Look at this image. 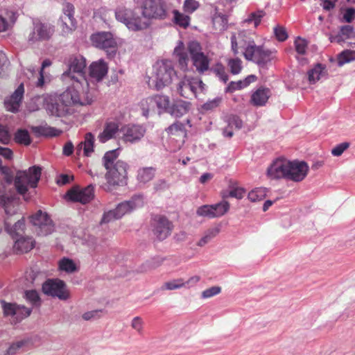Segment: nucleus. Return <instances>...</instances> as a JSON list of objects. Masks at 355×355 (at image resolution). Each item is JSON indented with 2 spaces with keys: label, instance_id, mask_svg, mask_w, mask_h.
<instances>
[{
  "label": "nucleus",
  "instance_id": "31",
  "mask_svg": "<svg viewBox=\"0 0 355 355\" xmlns=\"http://www.w3.org/2000/svg\"><path fill=\"white\" fill-rule=\"evenodd\" d=\"M354 35V28L350 25H345L340 27V32L336 35H330L331 42L341 44L346 40L349 39Z\"/></svg>",
  "mask_w": 355,
  "mask_h": 355
},
{
  "label": "nucleus",
  "instance_id": "36",
  "mask_svg": "<svg viewBox=\"0 0 355 355\" xmlns=\"http://www.w3.org/2000/svg\"><path fill=\"white\" fill-rule=\"evenodd\" d=\"M136 204L134 200L124 201L119 203L115 208L116 215L119 218H121L125 214L131 212L136 208Z\"/></svg>",
  "mask_w": 355,
  "mask_h": 355
},
{
  "label": "nucleus",
  "instance_id": "7",
  "mask_svg": "<svg viewBox=\"0 0 355 355\" xmlns=\"http://www.w3.org/2000/svg\"><path fill=\"white\" fill-rule=\"evenodd\" d=\"M173 64L170 60L157 62L154 66L152 81L157 90L168 86L175 75Z\"/></svg>",
  "mask_w": 355,
  "mask_h": 355
},
{
  "label": "nucleus",
  "instance_id": "59",
  "mask_svg": "<svg viewBox=\"0 0 355 355\" xmlns=\"http://www.w3.org/2000/svg\"><path fill=\"white\" fill-rule=\"evenodd\" d=\"M349 147V144L348 142H343L341 143L337 146H336L332 150H331V154L334 156H340L343 152L347 150Z\"/></svg>",
  "mask_w": 355,
  "mask_h": 355
},
{
  "label": "nucleus",
  "instance_id": "55",
  "mask_svg": "<svg viewBox=\"0 0 355 355\" xmlns=\"http://www.w3.org/2000/svg\"><path fill=\"white\" fill-rule=\"evenodd\" d=\"M52 64L51 61L49 59H46L42 62L41 69L40 71V77L38 78L37 82L36 83L37 87H42L44 85V69L51 66Z\"/></svg>",
  "mask_w": 355,
  "mask_h": 355
},
{
  "label": "nucleus",
  "instance_id": "22",
  "mask_svg": "<svg viewBox=\"0 0 355 355\" xmlns=\"http://www.w3.org/2000/svg\"><path fill=\"white\" fill-rule=\"evenodd\" d=\"M123 138L125 141L134 142L144 137L145 129L140 125H128L121 129Z\"/></svg>",
  "mask_w": 355,
  "mask_h": 355
},
{
  "label": "nucleus",
  "instance_id": "61",
  "mask_svg": "<svg viewBox=\"0 0 355 355\" xmlns=\"http://www.w3.org/2000/svg\"><path fill=\"white\" fill-rule=\"evenodd\" d=\"M216 74L219 78L224 83H226L228 80V76L225 72V68L222 64H216L214 69Z\"/></svg>",
  "mask_w": 355,
  "mask_h": 355
},
{
  "label": "nucleus",
  "instance_id": "25",
  "mask_svg": "<svg viewBox=\"0 0 355 355\" xmlns=\"http://www.w3.org/2000/svg\"><path fill=\"white\" fill-rule=\"evenodd\" d=\"M37 110L58 111V104L56 100L51 96H38L35 100Z\"/></svg>",
  "mask_w": 355,
  "mask_h": 355
},
{
  "label": "nucleus",
  "instance_id": "18",
  "mask_svg": "<svg viewBox=\"0 0 355 355\" xmlns=\"http://www.w3.org/2000/svg\"><path fill=\"white\" fill-rule=\"evenodd\" d=\"M89 92V87L87 90L83 91L82 88H76L74 82L72 86L67 88L60 96V100L66 106L72 105H84L85 103L80 101V94H87Z\"/></svg>",
  "mask_w": 355,
  "mask_h": 355
},
{
  "label": "nucleus",
  "instance_id": "49",
  "mask_svg": "<svg viewBox=\"0 0 355 355\" xmlns=\"http://www.w3.org/2000/svg\"><path fill=\"white\" fill-rule=\"evenodd\" d=\"M228 67H230L232 73L238 74L241 72L243 68L242 61L238 58L230 59L228 61Z\"/></svg>",
  "mask_w": 355,
  "mask_h": 355
},
{
  "label": "nucleus",
  "instance_id": "3",
  "mask_svg": "<svg viewBox=\"0 0 355 355\" xmlns=\"http://www.w3.org/2000/svg\"><path fill=\"white\" fill-rule=\"evenodd\" d=\"M116 150L107 152L102 160L103 165L107 172L105 175L106 182L101 187L106 191H112L117 187L123 186L127 183L128 164L117 159Z\"/></svg>",
  "mask_w": 355,
  "mask_h": 355
},
{
  "label": "nucleus",
  "instance_id": "23",
  "mask_svg": "<svg viewBox=\"0 0 355 355\" xmlns=\"http://www.w3.org/2000/svg\"><path fill=\"white\" fill-rule=\"evenodd\" d=\"M64 14L61 17L62 31L67 33L76 28V20L73 18L74 8L72 4L67 3L63 8Z\"/></svg>",
  "mask_w": 355,
  "mask_h": 355
},
{
  "label": "nucleus",
  "instance_id": "63",
  "mask_svg": "<svg viewBox=\"0 0 355 355\" xmlns=\"http://www.w3.org/2000/svg\"><path fill=\"white\" fill-rule=\"evenodd\" d=\"M24 345V341H18L12 343L6 350V355H15Z\"/></svg>",
  "mask_w": 355,
  "mask_h": 355
},
{
  "label": "nucleus",
  "instance_id": "8",
  "mask_svg": "<svg viewBox=\"0 0 355 355\" xmlns=\"http://www.w3.org/2000/svg\"><path fill=\"white\" fill-rule=\"evenodd\" d=\"M205 85L202 81L197 78H193L187 75L179 79L176 85L178 93L182 96L190 98L196 96L199 92H202Z\"/></svg>",
  "mask_w": 355,
  "mask_h": 355
},
{
  "label": "nucleus",
  "instance_id": "41",
  "mask_svg": "<svg viewBox=\"0 0 355 355\" xmlns=\"http://www.w3.org/2000/svg\"><path fill=\"white\" fill-rule=\"evenodd\" d=\"M59 269L68 273H73L77 270V267L72 259L64 257L59 261Z\"/></svg>",
  "mask_w": 355,
  "mask_h": 355
},
{
  "label": "nucleus",
  "instance_id": "15",
  "mask_svg": "<svg viewBox=\"0 0 355 355\" xmlns=\"http://www.w3.org/2000/svg\"><path fill=\"white\" fill-rule=\"evenodd\" d=\"M91 40L94 46L97 48L110 51L114 53L116 48V42L113 35L110 32H101L94 34L91 37Z\"/></svg>",
  "mask_w": 355,
  "mask_h": 355
},
{
  "label": "nucleus",
  "instance_id": "60",
  "mask_svg": "<svg viewBox=\"0 0 355 355\" xmlns=\"http://www.w3.org/2000/svg\"><path fill=\"white\" fill-rule=\"evenodd\" d=\"M10 136L7 128L0 123V143L8 144L10 141Z\"/></svg>",
  "mask_w": 355,
  "mask_h": 355
},
{
  "label": "nucleus",
  "instance_id": "32",
  "mask_svg": "<svg viewBox=\"0 0 355 355\" xmlns=\"http://www.w3.org/2000/svg\"><path fill=\"white\" fill-rule=\"evenodd\" d=\"M24 227L25 223L23 218L18 219L13 225H11L8 220L5 221V228L13 239L22 236Z\"/></svg>",
  "mask_w": 355,
  "mask_h": 355
},
{
  "label": "nucleus",
  "instance_id": "44",
  "mask_svg": "<svg viewBox=\"0 0 355 355\" xmlns=\"http://www.w3.org/2000/svg\"><path fill=\"white\" fill-rule=\"evenodd\" d=\"M266 192L263 188H256L249 192L248 198L253 202L262 200L265 198Z\"/></svg>",
  "mask_w": 355,
  "mask_h": 355
},
{
  "label": "nucleus",
  "instance_id": "40",
  "mask_svg": "<svg viewBox=\"0 0 355 355\" xmlns=\"http://www.w3.org/2000/svg\"><path fill=\"white\" fill-rule=\"evenodd\" d=\"M14 140L16 143L24 146H29L31 144V139L26 130L19 129L15 134Z\"/></svg>",
  "mask_w": 355,
  "mask_h": 355
},
{
  "label": "nucleus",
  "instance_id": "39",
  "mask_svg": "<svg viewBox=\"0 0 355 355\" xmlns=\"http://www.w3.org/2000/svg\"><path fill=\"white\" fill-rule=\"evenodd\" d=\"M214 218H219L225 215L230 209V205L226 200H223L218 203L211 205Z\"/></svg>",
  "mask_w": 355,
  "mask_h": 355
},
{
  "label": "nucleus",
  "instance_id": "21",
  "mask_svg": "<svg viewBox=\"0 0 355 355\" xmlns=\"http://www.w3.org/2000/svg\"><path fill=\"white\" fill-rule=\"evenodd\" d=\"M24 94V84L21 83L13 94L5 99L4 105L7 111H18L22 103Z\"/></svg>",
  "mask_w": 355,
  "mask_h": 355
},
{
  "label": "nucleus",
  "instance_id": "50",
  "mask_svg": "<svg viewBox=\"0 0 355 355\" xmlns=\"http://www.w3.org/2000/svg\"><path fill=\"white\" fill-rule=\"evenodd\" d=\"M190 103L186 101L178 100L171 102L170 111H187L190 109Z\"/></svg>",
  "mask_w": 355,
  "mask_h": 355
},
{
  "label": "nucleus",
  "instance_id": "57",
  "mask_svg": "<svg viewBox=\"0 0 355 355\" xmlns=\"http://www.w3.org/2000/svg\"><path fill=\"white\" fill-rule=\"evenodd\" d=\"M245 193V191L243 188L239 187H233L230 190L228 196L235 198L236 199H241L243 198Z\"/></svg>",
  "mask_w": 355,
  "mask_h": 355
},
{
  "label": "nucleus",
  "instance_id": "47",
  "mask_svg": "<svg viewBox=\"0 0 355 355\" xmlns=\"http://www.w3.org/2000/svg\"><path fill=\"white\" fill-rule=\"evenodd\" d=\"M174 20L175 22L183 28H186L189 26L190 21V17L188 15H185L180 13L179 11L173 10Z\"/></svg>",
  "mask_w": 355,
  "mask_h": 355
},
{
  "label": "nucleus",
  "instance_id": "45",
  "mask_svg": "<svg viewBox=\"0 0 355 355\" xmlns=\"http://www.w3.org/2000/svg\"><path fill=\"white\" fill-rule=\"evenodd\" d=\"M264 15L265 12L263 10H257L250 13L243 22L247 24L253 23L254 27H257Z\"/></svg>",
  "mask_w": 355,
  "mask_h": 355
},
{
  "label": "nucleus",
  "instance_id": "35",
  "mask_svg": "<svg viewBox=\"0 0 355 355\" xmlns=\"http://www.w3.org/2000/svg\"><path fill=\"white\" fill-rule=\"evenodd\" d=\"M325 68L320 64H318L308 72V79L311 84H315L320 78L325 76Z\"/></svg>",
  "mask_w": 355,
  "mask_h": 355
},
{
  "label": "nucleus",
  "instance_id": "13",
  "mask_svg": "<svg viewBox=\"0 0 355 355\" xmlns=\"http://www.w3.org/2000/svg\"><path fill=\"white\" fill-rule=\"evenodd\" d=\"M153 233L159 241L166 239L171 234L173 225L164 216H155L153 220Z\"/></svg>",
  "mask_w": 355,
  "mask_h": 355
},
{
  "label": "nucleus",
  "instance_id": "2",
  "mask_svg": "<svg viewBox=\"0 0 355 355\" xmlns=\"http://www.w3.org/2000/svg\"><path fill=\"white\" fill-rule=\"evenodd\" d=\"M253 33L245 31L233 33L230 38L232 50L234 55H237L239 50L242 49L247 60L253 62L259 67H264L273 59L274 52L263 45H257Z\"/></svg>",
  "mask_w": 355,
  "mask_h": 355
},
{
  "label": "nucleus",
  "instance_id": "34",
  "mask_svg": "<svg viewBox=\"0 0 355 355\" xmlns=\"http://www.w3.org/2000/svg\"><path fill=\"white\" fill-rule=\"evenodd\" d=\"M156 169L153 167L141 168L137 171V179L140 183H146L152 180L155 175Z\"/></svg>",
  "mask_w": 355,
  "mask_h": 355
},
{
  "label": "nucleus",
  "instance_id": "20",
  "mask_svg": "<svg viewBox=\"0 0 355 355\" xmlns=\"http://www.w3.org/2000/svg\"><path fill=\"white\" fill-rule=\"evenodd\" d=\"M166 131L168 135L171 142H175L178 148L185 142L187 131L182 123L175 122L170 125Z\"/></svg>",
  "mask_w": 355,
  "mask_h": 355
},
{
  "label": "nucleus",
  "instance_id": "58",
  "mask_svg": "<svg viewBox=\"0 0 355 355\" xmlns=\"http://www.w3.org/2000/svg\"><path fill=\"white\" fill-rule=\"evenodd\" d=\"M119 219L116 215V211L114 209L110 210L107 212H105L101 219V223H108L114 220Z\"/></svg>",
  "mask_w": 355,
  "mask_h": 355
},
{
  "label": "nucleus",
  "instance_id": "51",
  "mask_svg": "<svg viewBox=\"0 0 355 355\" xmlns=\"http://www.w3.org/2000/svg\"><path fill=\"white\" fill-rule=\"evenodd\" d=\"M26 297L28 301L33 305L40 304V298L37 291L35 290L26 291L25 292Z\"/></svg>",
  "mask_w": 355,
  "mask_h": 355
},
{
  "label": "nucleus",
  "instance_id": "6",
  "mask_svg": "<svg viewBox=\"0 0 355 355\" xmlns=\"http://www.w3.org/2000/svg\"><path fill=\"white\" fill-rule=\"evenodd\" d=\"M85 67L86 60L83 56H73L69 60V69L63 73V76L70 78L74 82L76 88L87 90L89 84L84 76Z\"/></svg>",
  "mask_w": 355,
  "mask_h": 355
},
{
  "label": "nucleus",
  "instance_id": "26",
  "mask_svg": "<svg viewBox=\"0 0 355 355\" xmlns=\"http://www.w3.org/2000/svg\"><path fill=\"white\" fill-rule=\"evenodd\" d=\"M31 130L32 132L35 135V136L37 137H58L62 133V131L61 130L57 129L53 127H51L47 124L32 126L31 128Z\"/></svg>",
  "mask_w": 355,
  "mask_h": 355
},
{
  "label": "nucleus",
  "instance_id": "11",
  "mask_svg": "<svg viewBox=\"0 0 355 355\" xmlns=\"http://www.w3.org/2000/svg\"><path fill=\"white\" fill-rule=\"evenodd\" d=\"M42 291L47 295L56 297L61 300L69 297L66 284L60 279H48L42 284Z\"/></svg>",
  "mask_w": 355,
  "mask_h": 355
},
{
  "label": "nucleus",
  "instance_id": "16",
  "mask_svg": "<svg viewBox=\"0 0 355 355\" xmlns=\"http://www.w3.org/2000/svg\"><path fill=\"white\" fill-rule=\"evenodd\" d=\"M1 304L4 316H15L17 321H21L28 317L32 312L31 308L17 305L15 303L6 302L5 300H1Z\"/></svg>",
  "mask_w": 355,
  "mask_h": 355
},
{
  "label": "nucleus",
  "instance_id": "37",
  "mask_svg": "<svg viewBox=\"0 0 355 355\" xmlns=\"http://www.w3.org/2000/svg\"><path fill=\"white\" fill-rule=\"evenodd\" d=\"M220 231V229L218 227L208 229L205 232L203 236L198 241L197 245L200 247L205 245L215 238L219 234Z\"/></svg>",
  "mask_w": 355,
  "mask_h": 355
},
{
  "label": "nucleus",
  "instance_id": "48",
  "mask_svg": "<svg viewBox=\"0 0 355 355\" xmlns=\"http://www.w3.org/2000/svg\"><path fill=\"white\" fill-rule=\"evenodd\" d=\"M212 211L211 205H205L197 209L196 214L198 216L214 218V212Z\"/></svg>",
  "mask_w": 355,
  "mask_h": 355
},
{
  "label": "nucleus",
  "instance_id": "19",
  "mask_svg": "<svg viewBox=\"0 0 355 355\" xmlns=\"http://www.w3.org/2000/svg\"><path fill=\"white\" fill-rule=\"evenodd\" d=\"M288 160L277 159L267 169V176L272 180L286 179Z\"/></svg>",
  "mask_w": 355,
  "mask_h": 355
},
{
  "label": "nucleus",
  "instance_id": "9",
  "mask_svg": "<svg viewBox=\"0 0 355 355\" xmlns=\"http://www.w3.org/2000/svg\"><path fill=\"white\" fill-rule=\"evenodd\" d=\"M55 32L54 26L47 22L34 21L27 40L29 44H34L40 42L49 40Z\"/></svg>",
  "mask_w": 355,
  "mask_h": 355
},
{
  "label": "nucleus",
  "instance_id": "5",
  "mask_svg": "<svg viewBox=\"0 0 355 355\" xmlns=\"http://www.w3.org/2000/svg\"><path fill=\"white\" fill-rule=\"evenodd\" d=\"M42 168L33 166L28 170L18 171L14 179V185L18 193L25 196L28 188H36L40 180Z\"/></svg>",
  "mask_w": 355,
  "mask_h": 355
},
{
  "label": "nucleus",
  "instance_id": "24",
  "mask_svg": "<svg viewBox=\"0 0 355 355\" xmlns=\"http://www.w3.org/2000/svg\"><path fill=\"white\" fill-rule=\"evenodd\" d=\"M108 67L103 60L93 62L89 66V76L96 81L101 80L107 74Z\"/></svg>",
  "mask_w": 355,
  "mask_h": 355
},
{
  "label": "nucleus",
  "instance_id": "46",
  "mask_svg": "<svg viewBox=\"0 0 355 355\" xmlns=\"http://www.w3.org/2000/svg\"><path fill=\"white\" fill-rule=\"evenodd\" d=\"M355 60V51L345 50L338 55V62L340 66Z\"/></svg>",
  "mask_w": 355,
  "mask_h": 355
},
{
  "label": "nucleus",
  "instance_id": "10",
  "mask_svg": "<svg viewBox=\"0 0 355 355\" xmlns=\"http://www.w3.org/2000/svg\"><path fill=\"white\" fill-rule=\"evenodd\" d=\"M140 107L143 111H170L171 101L168 96L157 94L142 100Z\"/></svg>",
  "mask_w": 355,
  "mask_h": 355
},
{
  "label": "nucleus",
  "instance_id": "1",
  "mask_svg": "<svg viewBox=\"0 0 355 355\" xmlns=\"http://www.w3.org/2000/svg\"><path fill=\"white\" fill-rule=\"evenodd\" d=\"M142 16L125 7H119L115 11L116 19L133 31L147 28L150 19H164L166 16L165 6L160 0H144L141 6Z\"/></svg>",
  "mask_w": 355,
  "mask_h": 355
},
{
  "label": "nucleus",
  "instance_id": "4",
  "mask_svg": "<svg viewBox=\"0 0 355 355\" xmlns=\"http://www.w3.org/2000/svg\"><path fill=\"white\" fill-rule=\"evenodd\" d=\"M187 51H189L193 64L199 73H203L209 69V59L202 52L201 46L198 42H190L186 49L183 42L180 41L174 49L173 54L177 58L181 69L184 71L187 69L189 60Z\"/></svg>",
  "mask_w": 355,
  "mask_h": 355
},
{
  "label": "nucleus",
  "instance_id": "28",
  "mask_svg": "<svg viewBox=\"0 0 355 355\" xmlns=\"http://www.w3.org/2000/svg\"><path fill=\"white\" fill-rule=\"evenodd\" d=\"M271 95L268 88L261 87L251 96V103L256 106L264 105Z\"/></svg>",
  "mask_w": 355,
  "mask_h": 355
},
{
  "label": "nucleus",
  "instance_id": "14",
  "mask_svg": "<svg viewBox=\"0 0 355 355\" xmlns=\"http://www.w3.org/2000/svg\"><path fill=\"white\" fill-rule=\"evenodd\" d=\"M288 165L286 180L297 182L302 181L307 175L309 167L306 162L288 161Z\"/></svg>",
  "mask_w": 355,
  "mask_h": 355
},
{
  "label": "nucleus",
  "instance_id": "38",
  "mask_svg": "<svg viewBox=\"0 0 355 355\" xmlns=\"http://www.w3.org/2000/svg\"><path fill=\"white\" fill-rule=\"evenodd\" d=\"M233 126L236 129L242 127V121L236 116H233L228 121V125L223 131L224 137L231 138L233 136Z\"/></svg>",
  "mask_w": 355,
  "mask_h": 355
},
{
  "label": "nucleus",
  "instance_id": "12",
  "mask_svg": "<svg viewBox=\"0 0 355 355\" xmlns=\"http://www.w3.org/2000/svg\"><path fill=\"white\" fill-rule=\"evenodd\" d=\"M31 222L37 227V234L46 236L51 234L53 230V221L49 216L41 210L37 211L31 216Z\"/></svg>",
  "mask_w": 355,
  "mask_h": 355
},
{
  "label": "nucleus",
  "instance_id": "43",
  "mask_svg": "<svg viewBox=\"0 0 355 355\" xmlns=\"http://www.w3.org/2000/svg\"><path fill=\"white\" fill-rule=\"evenodd\" d=\"M185 286L186 283L184 282V279L179 278L165 282L162 286V290L173 291L184 288Z\"/></svg>",
  "mask_w": 355,
  "mask_h": 355
},
{
  "label": "nucleus",
  "instance_id": "17",
  "mask_svg": "<svg viewBox=\"0 0 355 355\" xmlns=\"http://www.w3.org/2000/svg\"><path fill=\"white\" fill-rule=\"evenodd\" d=\"M67 196L73 202H79L82 204H87L94 197V188L92 184H89L83 189L74 187L67 192Z\"/></svg>",
  "mask_w": 355,
  "mask_h": 355
},
{
  "label": "nucleus",
  "instance_id": "64",
  "mask_svg": "<svg viewBox=\"0 0 355 355\" xmlns=\"http://www.w3.org/2000/svg\"><path fill=\"white\" fill-rule=\"evenodd\" d=\"M355 17V9L347 8L343 14V21L350 23Z\"/></svg>",
  "mask_w": 355,
  "mask_h": 355
},
{
  "label": "nucleus",
  "instance_id": "42",
  "mask_svg": "<svg viewBox=\"0 0 355 355\" xmlns=\"http://www.w3.org/2000/svg\"><path fill=\"white\" fill-rule=\"evenodd\" d=\"M227 17L222 14H216L213 17V25L216 30L222 31L227 28Z\"/></svg>",
  "mask_w": 355,
  "mask_h": 355
},
{
  "label": "nucleus",
  "instance_id": "27",
  "mask_svg": "<svg viewBox=\"0 0 355 355\" xmlns=\"http://www.w3.org/2000/svg\"><path fill=\"white\" fill-rule=\"evenodd\" d=\"M14 244V250L17 253H26L35 246V241L32 237L21 236L16 238Z\"/></svg>",
  "mask_w": 355,
  "mask_h": 355
},
{
  "label": "nucleus",
  "instance_id": "54",
  "mask_svg": "<svg viewBox=\"0 0 355 355\" xmlns=\"http://www.w3.org/2000/svg\"><path fill=\"white\" fill-rule=\"evenodd\" d=\"M131 327L140 335L143 334L144 321L141 317H135L131 322Z\"/></svg>",
  "mask_w": 355,
  "mask_h": 355
},
{
  "label": "nucleus",
  "instance_id": "56",
  "mask_svg": "<svg viewBox=\"0 0 355 355\" xmlns=\"http://www.w3.org/2000/svg\"><path fill=\"white\" fill-rule=\"evenodd\" d=\"M221 288L220 286H212L202 291V297L209 298L219 294Z\"/></svg>",
  "mask_w": 355,
  "mask_h": 355
},
{
  "label": "nucleus",
  "instance_id": "62",
  "mask_svg": "<svg viewBox=\"0 0 355 355\" xmlns=\"http://www.w3.org/2000/svg\"><path fill=\"white\" fill-rule=\"evenodd\" d=\"M274 33L277 39L279 41L283 42L285 41L288 38V34L285 29V28L282 26H277L274 29Z\"/></svg>",
  "mask_w": 355,
  "mask_h": 355
},
{
  "label": "nucleus",
  "instance_id": "53",
  "mask_svg": "<svg viewBox=\"0 0 355 355\" xmlns=\"http://www.w3.org/2000/svg\"><path fill=\"white\" fill-rule=\"evenodd\" d=\"M199 3L196 0H185L184 3V10L188 13H192L199 7Z\"/></svg>",
  "mask_w": 355,
  "mask_h": 355
},
{
  "label": "nucleus",
  "instance_id": "29",
  "mask_svg": "<svg viewBox=\"0 0 355 355\" xmlns=\"http://www.w3.org/2000/svg\"><path fill=\"white\" fill-rule=\"evenodd\" d=\"M119 123L115 121H108L105 123L103 131L98 136L100 142L105 143L114 137L119 130Z\"/></svg>",
  "mask_w": 355,
  "mask_h": 355
},
{
  "label": "nucleus",
  "instance_id": "52",
  "mask_svg": "<svg viewBox=\"0 0 355 355\" xmlns=\"http://www.w3.org/2000/svg\"><path fill=\"white\" fill-rule=\"evenodd\" d=\"M295 46L298 54L304 55L306 53L307 42L301 37H298L295 41Z\"/></svg>",
  "mask_w": 355,
  "mask_h": 355
},
{
  "label": "nucleus",
  "instance_id": "30",
  "mask_svg": "<svg viewBox=\"0 0 355 355\" xmlns=\"http://www.w3.org/2000/svg\"><path fill=\"white\" fill-rule=\"evenodd\" d=\"M94 136L91 132H87L85 135L84 141L80 142L77 146V154H80L83 149L85 156L89 157L94 152Z\"/></svg>",
  "mask_w": 355,
  "mask_h": 355
},
{
  "label": "nucleus",
  "instance_id": "33",
  "mask_svg": "<svg viewBox=\"0 0 355 355\" xmlns=\"http://www.w3.org/2000/svg\"><path fill=\"white\" fill-rule=\"evenodd\" d=\"M257 78L254 75H250L247 76L243 80H239L237 82H231L226 91L228 92H233L236 89H241L243 87H248L250 83H254L257 80Z\"/></svg>",
  "mask_w": 355,
  "mask_h": 355
}]
</instances>
